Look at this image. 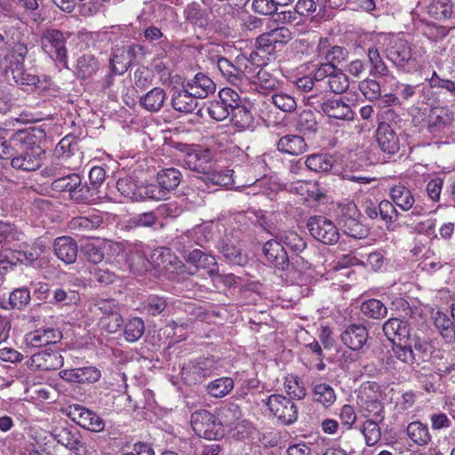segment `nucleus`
<instances>
[{"instance_id": "nucleus-1", "label": "nucleus", "mask_w": 455, "mask_h": 455, "mask_svg": "<svg viewBox=\"0 0 455 455\" xmlns=\"http://www.w3.org/2000/svg\"><path fill=\"white\" fill-rule=\"evenodd\" d=\"M316 52L325 62L314 70V77L319 85H326L336 94L346 92L349 87L347 76L338 68L347 60L348 51L345 47L331 45L327 37H321L316 46Z\"/></svg>"}, {"instance_id": "nucleus-2", "label": "nucleus", "mask_w": 455, "mask_h": 455, "mask_svg": "<svg viewBox=\"0 0 455 455\" xmlns=\"http://www.w3.org/2000/svg\"><path fill=\"white\" fill-rule=\"evenodd\" d=\"M45 139L46 133L40 127H31L14 132L12 142L18 146L19 150L12 159V167L23 172L38 170L44 154L41 144Z\"/></svg>"}, {"instance_id": "nucleus-3", "label": "nucleus", "mask_w": 455, "mask_h": 455, "mask_svg": "<svg viewBox=\"0 0 455 455\" xmlns=\"http://www.w3.org/2000/svg\"><path fill=\"white\" fill-rule=\"evenodd\" d=\"M329 92H331L330 90H324L319 93H311L305 98V102L329 117L347 121L353 120L355 112L351 106L342 98L331 96Z\"/></svg>"}, {"instance_id": "nucleus-4", "label": "nucleus", "mask_w": 455, "mask_h": 455, "mask_svg": "<svg viewBox=\"0 0 455 455\" xmlns=\"http://www.w3.org/2000/svg\"><path fill=\"white\" fill-rule=\"evenodd\" d=\"M262 252L268 263L279 270L287 271V275L293 278L295 282L299 283L304 281L303 271L301 269L298 270L295 267L302 259L296 257L295 261L290 263L287 252L276 235L274 239H270L263 244Z\"/></svg>"}, {"instance_id": "nucleus-5", "label": "nucleus", "mask_w": 455, "mask_h": 455, "mask_svg": "<svg viewBox=\"0 0 455 455\" xmlns=\"http://www.w3.org/2000/svg\"><path fill=\"white\" fill-rule=\"evenodd\" d=\"M28 53L27 47L22 44H17L1 61V67L6 73H11L14 81L19 84H36L39 82L37 76L26 74L24 71V60Z\"/></svg>"}, {"instance_id": "nucleus-6", "label": "nucleus", "mask_w": 455, "mask_h": 455, "mask_svg": "<svg viewBox=\"0 0 455 455\" xmlns=\"http://www.w3.org/2000/svg\"><path fill=\"white\" fill-rule=\"evenodd\" d=\"M379 396L376 384L368 383L362 386L357 395V404L364 418L384 420V405L380 402Z\"/></svg>"}, {"instance_id": "nucleus-7", "label": "nucleus", "mask_w": 455, "mask_h": 455, "mask_svg": "<svg viewBox=\"0 0 455 455\" xmlns=\"http://www.w3.org/2000/svg\"><path fill=\"white\" fill-rule=\"evenodd\" d=\"M219 361L214 357H199L189 361L182 369L184 381L189 385L203 382L220 368Z\"/></svg>"}, {"instance_id": "nucleus-8", "label": "nucleus", "mask_w": 455, "mask_h": 455, "mask_svg": "<svg viewBox=\"0 0 455 455\" xmlns=\"http://www.w3.org/2000/svg\"><path fill=\"white\" fill-rule=\"evenodd\" d=\"M191 426L198 436L208 440L218 439L224 432L218 416L206 410L196 411L191 415Z\"/></svg>"}, {"instance_id": "nucleus-9", "label": "nucleus", "mask_w": 455, "mask_h": 455, "mask_svg": "<svg viewBox=\"0 0 455 455\" xmlns=\"http://www.w3.org/2000/svg\"><path fill=\"white\" fill-rule=\"evenodd\" d=\"M118 303L115 299H92L89 306V311L97 317L106 319L109 316L112 321L106 324L107 330L114 333L119 330L124 320L118 313Z\"/></svg>"}, {"instance_id": "nucleus-10", "label": "nucleus", "mask_w": 455, "mask_h": 455, "mask_svg": "<svg viewBox=\"0 0 455 455\" xmlns=\"http://www.w3.org/2000/svg\"><path fill=\"white\" fill-rule=\"evenodd\" d=\"M307 227L310 235L324 244H334L339 239V232L335 224L324 216H312Z\"/></svg>"}, {"instance_id": "nucleus-11", "label": "nucleus", "mask_w": 455, "mask_h": 455, "mask_svg": "<svg viewBox=\"0 0 455 455\" xmlns=\"http://www.w3.org/2000/svg\"><path fill=\"white\" fill-rule=\"evenodd\" d=\"M387 58L396 67L403 68L413 60L411 44L397 36H386Z\"/></svg>"}, {"instance_id": "nucleus-12", "label": "nucleus", "mask_w": 455, "mask_h": 455, "mask_svg": "<svg viewBox=\"0 0 455 455\" xmlns=\"http://www.w3.org/2000/svg\"><path fill=\"white\" fill-rule=\"evenodd\" d=\"M271 413L283 424L290 425L298 419V408L295 403L282 395H271L267 400Z\"/></svg>"}, {"instance_id": "nucleus-13", "label": "nucleus", "mask_w": 455, "mask_h": 455, "mask_svg": "<svg viewBox=\"0 0 455 455\" xmlns=\"http://www.w3.org/2000/svg\"><path fill=\"white\" fill-rule=\"evenodd\" d=\"M65 44L66 38L60 30H46L41 37V46L44 52L52 60L60 62H65L67 59Z\"/></svg>"}, {"instance_id": "nucleus-14", "label": "nucleus", "mask_w": 455, "mask_h": 455, "mask_svg": "<svg viewBox=\"0 0 455 455\" xmlns=\"http://www.w3.org/2000/svg\"><path fill=\"white\" fill-rule=\"evenodd\" d=\"M245 61L246 56L244 55L237 56L235 64L228 59L221 57L220 60H218L216 65L223 77L231 84L240 86L243 83L248 81V76L243 68Z\"/></svg>"}, {"instance_id": "nucleus-15", "label": "nucleus", "mask_w": 455, "mask_h": 455, "mask_svg": "<svg viewBox=\"0 0 455 455\" xmlns=\"http://www.w3.org/2000/svg\"><path fill=\"white\" fill-rule=\"evenodd\" d=\"M360 213L355 204H347L342 210L340 221L343 225L344 233L347 235L361 239L367 235L368 229L358 220Z\"/></svg>"}, {"instance_id": "nucleus-16", "label": "nucleus", "mask_w": 455, "mask_h": 455, "mask_svg": "<svg viewBox=\"0 0 455 455\" xmlns=\"http://www.w3.org/2000/svg\"><path fill=\"white\" fill-rule=\"evenodd\" d=\"M72 419L80 427L92 432L99 433L104 430L105 422L96 412L80 405L71 408Z\"/></svg>"}, {"instance_id": "nucleus-17", "label": "nucleus", "mask_w": 455, "mask_h": 455, "mask_svg": "<svg viewBox=\"0 0 455 455\" xmlns=\"http://www.w3.org/2000/svg\"><path fill=\"white\" fill-rule=\"evenodd\" d=\"M141 48L139 45H123L116 47L113 52L111 65L114 73L124 74L135 60L136 55Z\"/></svg>"}, {"instance_id": "nucleus-18", "label": "nucleus", "mask_w": 455, "mask_h": 455, "mask_svg": "<svg viewBox=\"0 0 455 455\" xmlns=\"http://www.w3.org/2000/svg\"><path fill=\"white\" fill-rule=\"evenodd\" d=\"M44 172L51 176L62 175L52 181V188L57 192H68L70 197L75 188L80 185V175L76 173L65 174V172H62L60 168L58 167V164H52L45 168Z\"/></svg>"}, {"instance_id": "nucleus-19", "label": "nucleus", "mask_w": 455, "mask_h": 455, "mask_svg": "<svg viewBox=\"0 0 455 455\" xmlns=\"http://www.w3.org/2000/svg\"><path fill=\"white\" fill-rule=\"evenodd\" d=\"M344 345L354 351H360L369 339L367 328L361 323H351L340 334Z\"/></svg>"}, {"instance_id": "nucleus-20", "label": "nucleus", "mask_w": 455, "mask_h": 455, "mask_svg": "<svg viewBox=\"0 0 455 455\" xmlns=\"http://www.w3.org/2000/svg\"><path fill=\"white\" fill-rule=\"evenodd\" d=\"M105 250L109 251L113 255L116 254L117 257H124L122 253V245L119 243L113 241H108L101 244L88 243L83 247L82 251L88 261L93 264H98L103 260Z\"/></svg>"}, {"instance_id": "nucleus-21", "label": "nucleus", "mask_w": 455, "mask_h": 455, "mask_svg": "<svg viewBox=\"0 0 455 455\" xmlns=\"http://www.w3.org/2000/svg\"><path fill=\"white\" fill-rule=\"evenodd\" d=\"M184 164L190 170L205 174L211 171L212 155L209 150L189 148L183 159Z\"/></svg>"}, {"instance_id": "nucleus-22", "label": "nucleus", "mask_w": 455, "mask_h": 455, "mask_svg": "<svg viewBox=\"0 0 455 455\" xmlns=\"http://www.w3.org/2000/svg\"><path fill=\"white\" fill-rule=\"evenodd\" d=\"M291 38V31L284 27L276 28L261 34L256 40V44L267 53H272L276 44H284Z\"/></svg>"}, {"instance_id": "nucleus-23", "label": "nucleus", "mask_w": 455, "mask_h": 455, "mask_svg": "<svg viewBox=\"0 0 455 455\" xmlns=\"http://www.w3.org/2000/svg\"><path fill=\"white\" fill-rule=\"evenodd\" d=\"M63 357L56 351H42L34 354L28 364L32 370L53 371L63 365Z\"/></svg>"}, {"instance_id": "nucleus-24", "label": "nucleus", "mask_w": 455, "mask_h": 455, "mask_svg": "<svg viewBox=\"0 0 455 455\" xmlns=\"http://www.w3.org/2000/svg\"><path fill=\"white\" fill-rule=\"evenodd\" d=\"M453 113L447 108L435 107L430 110L428 116V130L432 134L443 132L453 123Z\"/></svg>"}, {"instance_id": "nucleus-25", "label": "nucleus", "mask_w": 455, "mask_h": 455, "mask_svg": "<svg viewBox=\"0 0 455 455\" xmlns=\"http://www.w3.org/2000/svg\"><path fill=\"white\" fill-rule=\"evenodd\" d=\"M62 338V333L56 328L37 329L26 335V344L32 347L55 344Z\"/></svg>"}, {"instance_id": "nucleus-26", "label": "nucleus", "mask_w": 455, "mask_h": 455, "mask_svg": "<svg viewBox=\"0 0 455 455\" xmlns=\"http://www.w3.org/2000/svg\"><path fill=\"white\" fill-rule=\"evenodd\" d=\"M376 138L383 152L393 155L399 150V139L390 124L380 123L376 131Z\"/></svg>"}, {"instance_id": "nucleus-27", "label": "nucleus", "mask_w": 455, "mask_h": 455, "mask_svg": "<svg viewBox=\"0 0 455 455\" xmlns=\"http://www.w3.org/2000/svg\"><path fill=\"white\" fill-rule=\"evenodd\" d=\"M184 88L194 94L197 99H205L216 90L214 82L205 74L197 73L193 78L184 83Z\"/></svg>"}, {"instance_id": "nucleus-28", "label": "nucleus", "mask_w": 455, "mask_h": 455, "mask_svg": "<svg viewBox=\"0 0 455 455\" xmlns=\"http://www.w3.org/2000/svg\"><path fill=\"white\" fill-rule=\"evenodd\" d=\"M52 436L58 443L73 451L76 455H84V451L78 433L73 427H56L52 431Z\"/></svg>"}, {"instance_id": "nucleus-29", "label": "nucleus", "mask_w": 455, "mask_h": 455, "mask_svg": "<svg viewBox=\"0 0 455 455\" xmlns=\"http://www.w3.org/2000/svg\"><path fill=\"white\" fill-rule=\"evenodd\" d=\"M53 249L59 259L66 264H72L77 258L78 246L69 236H60L54 240Z\"/></svg>"}, {"instance_id": "nucleus-30", "label": "nucleus", "mask_w": 455, "mask_h": 455, "mask_svg": "<svg viewBox=\"0 0 455 455\" xmlns=\"http://www.w3.org/2000/svg\"><path fill=\"white\" fill-rule=\"evenodd\" d=\"M210 239V233L204 226H196L177 238V243L183 245L186 253L194 245L204 246Z\"/></svg>"}, {"instance_id": "nucleus-31", "label": "nucleus", "mask_w": 455, "mask_h": 455, "mask_svg": "<svg viewBox=\"0 0 455 455\" xmlns=\"http://www.w3.org/2000/svg\"><path fill=\"white\" fill-rule=\"evenodd\" d=\"M197 98L184 84L181 89H175L172 97V105L176 111L188 114L192 113L197 107Z\"/></svg>"}, {"instance_id": "nucleus-32", "label": "nucleus", "mask_w": 455, "mask_h": 455, "mask_svg": "<svg viewBox=\"0 0 455 455\" xmlns=\"http://www.w3.org/2000/svg\"><path fill=\"white\" fill-rule=\"evenodd\" d=\"M382 330L391 341H395V339L405 341L409 339L411 331L409 323L400 318H389L384 323Z\"/></svg>"}, {"instance_id": "nucleus-33", "label": "nucleus", "mask_w": 455, "mask_h": 455, "mask_svg": "<svg viewBox=\"0 0 455 455\" xmlns=\"http://www.w3.org/2000/svg\"><path fill=\"white\" fill-rule=\"evenodd\" d=\"M312 399L315 403L328 409L336 402L337 395L330 384L315 381L312 383Z\"/></svg>"}, {"instance_id": "nucleus-34", "label": "nucleus", "mask_w": 455, "mask_h": 455, "mask_svg": "<svg viewBox=\"0 0 455 455\" xmlns=\"http://www.w3.org/2000/svg\"><path fill=\"white\" fill-rule=\"evenodd\" d=\"M389 196L395 205L404 212L411 210L415 204L411 190L402 183L391 187Z\"/></svg>"}, {"instance_id": "nucleus-35", "label": "nucleus", "mask_w": 455, "mask_h": 455, "mask_svg": "<svg viewBox=\"0 0 455 455\" xmlns=\"http://www.w3.org/2000/svg\"><path fill=\"white\" fill-rule=\"evenodd\" d=\"M277 149L285 154L299 156L307 151V145L305 140L299 135L288 134L279 139Z\"/></svg>"}, {"instance_id": "nucleus-36", "label": "nucleus", "mask_w": 455, "mask_h": 455, "mask_svg": "<svg viewBox=\"0 0 455 455\" xmlns=\"http://www.w3.org/2000/svg\"><path fill=\"white\" fill-rule=\"evenodd\" d=\"M242 418V411L235 403H227L218 410V419L222 429L223 427H227L229 431L240 422Z\"/></svg>"}, {"instance_id": "nucleus-37", "label": "nucleus", "mask_w": 455, "mask_h": 455, "mask_svg": "<svg viewBox=\"0 0 455 455\" xmlns=\"http://www.w3.org/2000/svg\"><path fill=\"white\" fill-rule=\"evenodd\" d=\"M166 100V92L161 87H155L140 99V106L149 112H158Z\"/></svg>"}, {"instance_id": "nucleus-38", "label": "nucleus", "mask_w": 455, "mask_h": 455, "mask_svg": "<svg viewBox=\"0 0 455 455\" xmlns=\"http://www.w3.org/2000/svg\"><path fill=\"white\" fill-rule=\"evenodd\" d=\"M434 323L446 343L455 342V323L446 314L437 311L434 315Z\"/></svg>"}, {"instance_id": "nucleus-39", "label": "nucleus", "mask_w": 455, "mask_h": 455, "mask_svg": "<svg viewBox=\"0 0 455 455\" xmlns=\"http://www.w3.org/2000/svg\"><path fill=\"white\" fill-rule=\"evenodd\" d=\"M219 251L231 264L243 266L247 263V256L242 250L226 240L219 243Z\"/></svg>"}, {"instance_id": "nucleus-40", "label": "nucleus", "mask_w": 455, "mask_h": 455, "mask_svg": "<svg viewBox=\"0 0 455 455\" xmlns=\"http://www.w3.org/2000/svg\"><path fill=\"white\" fill-rule=\"evenodd\" d=\"M332 156L326 154H313L307 157L305 165L315 172H328L333 167Z\"/></svg>"}, {"instance_id": "nucleus-41", "label": "nucleus", "mask_w": 455, "mask_h": 455, "mask_svg": "<svg viewBox=\"0 0 455 455\" xmlns=\"http://www.w3.org/2000/svg\"><path fill=\"white\" fill-rule=\"evenodd\" d=\"M30 301V291L28 288L22 287L12 291L10 293L9 299L3 302L1 307L4 309H22Z\"/></svg>"}, {"instance_id": "nucleus-42", "label": "nucleus", "mask_w": 455, "mask_h": 455, "mask_svg": "<svg viewBox=\"0 0 455 455\" xmlns=\"http://www.w3.org/2000/svg\"><path fill=\"white\" fill-rule=\"evenodd\" d=\"M181 173L178 169L168 168L162 170L157 174L158 185L168 192L175 189L180 183Z\"/></svg>"}, {"instance_id": "nucleus-43", "label": "nucleus", "mask_w": 455, "mask_h": 455, "mask_svg": "<svg viewBox=\"0 0 455 455\" xmlns=\"http://www.w3.org/2000/svg\"><path fill=\"white\" fill-rule=\"evenodd\" d=\"M360 308L364 316L371 319H382L387 315V307L377 299L364 300Z\"/></svg>"}, {"instance_id": "nucleus-44", "label": "nucleus", "mask_w": 455, "mask_h": 455, "mask_svg": "<svg viewBox=\"0 0 455 455\" xmlns=\"http://www.w3.org/2000/svg\"><path fill=\"white\" fill-rule=\"evenodd\" d=\"M234 388V380L228 377H222L211 381L206 386L208 395L215 398L228 395Z\"/></svg>"}, {"instance_id": "nucleus-45", "label": "nucleus", "mask_w": 455, "mask_h": 455, "mask_svg": "<svg viewBox=\"0 0 455 455\" xmlns=\"http://www.w3.org/2000/svg\"><path fill=\"white\" fill-rule=\"evenodd\" d=\"M231 122L235 127L240 131L252 127L253 116L247 108L244 106H235V108L231 109Z\"/></svg>"}, {"instance_id": "nucleus-46", "label": "nucleus", "mask_w": 455, "mask_h": 455, "mask_svg": "<svg viewBox=\"0 0 455 455\" xmlns=\"http://www.w3.org/2000/svg\"><path fill=\"white\" fill-rule=\"evenodd\" d=\"M407 435L418 445H427L431 441L427 425L420 421L411 422L407 427Z\"/></svg>"}, {"instance_id": "nucleus-47", "label": "nucleus", "mask_w": 455, "mask_h": 455, "mask_svg": "<svg viewBox=\"0 0 455 455\" xmlns=\"http://www.w3.org/2000/svg\"><path fill=\"white\" fill-rule=\"evenodd\" d=\"M275 235L283 247L286 246L294 252H300L306 248V243L303 238L294 231H278Z\"/></svg>"}, {"instance_id": "nucleus-48", "label": "nucleus", "mask_w": 455, "mask_h": 455, "mask_svg": "<svg viewBox=\"0 0 455 455\" xmlns=\"http://www.w3.org/2000/svg\"><path fill=\"white\" fill-rule=\"evenodd\" d=\"M381 422L376 419H367L362 424L360 429L368 446H373L380 440L381 431L379 423Z\"/></svg>"}, {"instance_id": "nucleus-49", "label": "nucleus", "mask_w": 455, "mask_h": 455, "mask_svg": "<svg viewBox=\"0 0 455 455\" xmlns=\"http://www.w3.org/2000/svg\"><path fill=\"white\" fill-rule=\"evenodd\" d=\"M271 53H267V51H264L261 49L257 44H256V50L252 51L249 57H246V61L243 64L244 71L247 74V76L250 75H252V68L251 66H255L256 68H263L269 60L267 55H270Z\"/></svg>"}, {"instance_id": "nucleus-50", "label": "nucleus", "mask_w": 455, "mask_h": 455, "mask_svg": "<svg viewBox=\"0 0 455 455\" xmlns=\"http://www.w3.org/2000/svg\"><path fill=\"white\" fill-rule=\"evenodd\" d=\"M271 103L284 113H292L297 108L295 98L283 92H276L271 95Z\"/></svg>"}, {"instance_id": "nucleus-51", "label": "nucleus", "mask_w": 455, "mask_h": 455, "mask_svg": "<svg viewBox=\"0 0 455 455\" xmlns=\"http://www.w3.org/2000/svg\"><path fill=\"white\" fill-rule=\"evenodd\" d=\"M166 307L167 301L165 298L152 295L141 303V312L151 316H156L163 313Z\"/></svg>"}, {"instance_id": "nucleus-52", "label": "nucleus", "mask_w": 455, "mask_h": 455, "mask_svg": "<svg viewBox=\"0 0 455 455\" xmlns=\"http://www.w3.org/2000/svg\"><path fill=\"white\" fill-rule=\"evenodd\" d=\"M145 331L144 322L140 317L129 319L124 329V337L129 342H135L140 339Z\"/></svg>"}, {"instance_id": "nucleus-53", "label": "nucleus", "mask_w": 455, "mask_h": 455, "mask_svg": "<svg viewBox=\"0 0 455 455\" xmlns=\"http://www.w3.org/2000/svg\"><path fill=\"white\" fill-rule=\"evenodd\" d=\"M255 78L254 83L265 91H275L279 86V82L267 70L264 68H259L255 74L252 71V75L248 76V80Z\"/></svg>"}, {"instance_id": "nucleus-54", "label": "nucleus", "mask_w": 455, "mask_h": 455, "mask_svg": "<svg viewBox=\"0 0 455 455\" xmlns=\"http://www.w3.org/2000/svg\"><path fill=\"white\" fill-rule=\"evenodd\" d=\"M367 56L371 66L370 74L375 76H386L388 72L386 64L380 57L379 52L375 47H370L367 50Z\"/></svg>"}, {"instance_id": "nucleus-55", "label": "nucleus", "mask_w": 455, "mask_h": 455, "mask_svg": "<svg viewBox=\"0 0 455 455\" xmlns=\"http://www.w3.org/2000/svg\"><path fill=\"white\" fill-rule=\"evenodd\" d=\"M78 150V144L75 137L68 135L57 144L54 153L58 157L67 159Z\"/></svg>"}, {"instance_id": "nucleus-56", "label": "nucleus", "mask_w": 455, "mask_h": 455, "mask_svg": "<svg viewBox=\"0 0 455 455\" xmlns=\"http://www.w3.org/2000/svg\"><path fill=\"white\" fill-rule=\"evenodd\" d=\"M428 12L436 20L448 19L452 12L450 0H434L428 6Z\"/></svg>"}, {"instance_id": "nucleus-57", "label": "nucleus", "mask_w": 455, "mask_h": 455, "mask_svg": "<svg viewBox=\"0 0 455 455\" xmlns=\"http://www.w3.org/2000/svg\"><path fill=\"white\" fill-rule=\"evenodd\" d=\"M283 386L286 393L291 398H296L299 400L303 399L307 395V391L303 383L296 376H290L286 378Z\"/></svg>"}, {"instance_id": "nucleus-58", "label": "nucleus", "mask_w": 455, "mask_h": 455, "mask_svg": "<svg viewBox=\"0 0 455 455\" xmlns=\"http://www.w3.org/2000/svg\"><path fill=\"white\" fill-rule=\"evenodd\" d=\"M78 73L82 78L92 76L99 68L97 60L92 55H84L77 60Z\"/></svg>"}, {"instance_id": "nucleus-59", "label": "nucleus", "mask_w": 455, "mask_h": 455, "mask_svg": "<svg viewBox=\"0 0 455 455\" xmlns=\"http://www.w3.org/2000/svg\"><path fill=\"white\" fill-rule=\"evenodd\" d=\"M187 20L198 27H204L208 23L207 17L199 4H191L184 11Z\"/></svg>"}, {"instance_id": "nucleus-60", "label": "nucleus", "mask_w": 455, "mask_h": 455, "mask_svg": "<svg viewBox=\"0 0 455 455\" xmlns=\"http://www.w3.org/2000/svg\"><path fill=\"white\" fill-rule=\"evenodd\" d=\"M231 108L222 99L210 102L208 106L209 116L216 121H223L230 115Z\"/></svg>"}, {"instance_id": "nucleus-61", "label": "nucleus", "mask_w": 455, "mask_h": 455, "mask_svg": "<svg viewBox=\"0 0 455 455\" xmlns=\"http://www.w3.org/2000/svg\"><path fill=\"white\" fill-rule=\"evenodd\" d=\"M297 129L301 132H315L317 130V122L311 110H303L299 113Z\"/></svg>"}, {"instance_id": "nucleus-62", "label": "nucleus", "mask_w": 455, "mask_h": 455, "mask_svg": "<svg viewBox=\"0 0 455 455\" xmlns=\"http://www.w3.org/2000/svg\"><path fill=\"white\" fill-rule=\"evenodd\" d=\"M392 352L395 358L405 364L411 365L415 362L414 353L410 344L404 343L402 345L395 343L392 346Z\"/></svg>"}, {"instance_id": "nucleus-63", "label": "nucleus", "mask_w": 455, "mask_h": 455, "mask_svg": "<svg viewBox=\"0 0 455 455\" xmlns=\"http://www.w3.org/2000/svg\"><path fill=\"white\" fill-rule=\"evenodd\" d=\"M359 90L371 101L379 100L381 94L379 84L373 79H364L360 82Z\"/></svg>"}, {"instance_id": "nucleus-64", "label": "nucleus", "mask_w": 455, "mask_h": 455, "mask_svg": "<svg viewBox=\"0 0 455 455\" xmlns=\"http://www.w3.org/2000/svg\"><path fill=\"white\" fill-rule=\"evenodd\" d=\"M116 188L124 196L132 200H140L139 188L130 178L119 179Z\"/></svg>"}]
</instances>
